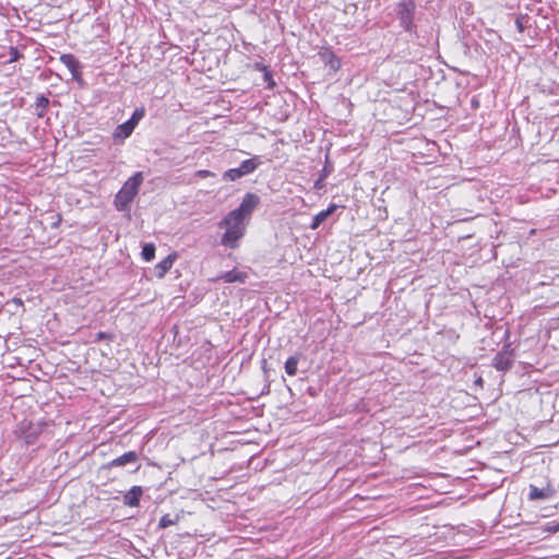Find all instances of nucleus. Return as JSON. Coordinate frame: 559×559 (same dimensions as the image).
<instances>
[{
  "instance_id": "f257e3e1",
  "label": "nucleus",
  "mask_w": 559,
  "mask_h": 559,
  "mask_svg": "<svg viewBox=\"0 0 559 559\" xmlns=\"http://www.w3.org/2000/svg\"><path fill=\"white\" fill-rule=\"evenodd\" d=\"M260 204V197L248 192L242 198L239 206L230 211L219 223V228H225L221 243L228 248H236L238 241L245 236L246 226L253 211Z\"/></svg>"
},
{
  "instance_id": "f03ea898",
  "label": "nucleus",
  "mask_w": 559,
  "mask_h": 559,
  "mask_svg": "<svg viewBox=\"0 0 559 559\" xmlns=\"http://www.w3.org/2000/svg\"><path fill=\"white\" fill-rule=\"evenodd\" d=\"M143 174L136 171L130 177L115 197V206L118 211H127L139 192L143 182Z\"/></svg>"
},
{
  "instance_id": "7ed1b4c3",
  "label": "nucleus",
  "mask_w": 559,
  "mask_h": 559,
  "mask_svg": "<svg viewBox=\"0 0 559 559\" xmlns=\"http://www.w3.org/2000/svg\"><path fill=\"white\" fill-rule=\"evenodd\" d=\"M262 164L260 156L243 160L239 167L230 168L223 174V179L226 181H235L247 175L252 174Z\"/></svg>"
},
{
  "instance_id": "20e7f679",
  "label": "nucleus",
  "mask_w": 559,
  "mask_h": 559,
  "mask_svg": "<svg viewBox=\"0 0 559 559\" xmlns=\"http://www.w3.org/2000/svg\"><path fill=\"white\" fill-rule=\"evenodd\" d=\"M416 4L414 0H399L397 16L401 26L408 33L415 32V24L413 23Z\"/></svg>"
},
{
  "instance_id": "39448f33",
  "label": "nucleus",
  "mask_w": 559,
  "mask_h": 559,
  "mask_svg": "<svg viewBox=\"0 0 559 559\" xmlns=\"http://www.w3.org/2000/svg\"><path fill=\"white\" fill-rule=\"evenodd\" d=\"M60 61L69 69L73 80L82 81L81 63L72 53L61 55Z\"/></svg>"
},
{
  "instance_id": "423d86ee",
  "label": "nucleus",
  "mask_w": 559,
  "mask_h": 559,
  "mask_svg": "<svg viewBox=\"0 0 559 559\" xmlns=\"http://www.w3.org/2000/svg\"><path fill=\"white\" fill-rule=\"evenodd\" d=\"M555 495H556V489L550 485H547L544 488H538L534 485H530L528 499L531 501L539 500V499H543V500L551 499Z\"/></svg>"
},
{
  "instance_id": "0eeeda50",
  "label": "nucleus",
  "mask_w": 559,
  "mask_h": 559,
  "mask_svg": "<svg viewBox=\"0 0 559 559\" xmlns=\"http://www.w3.org/2000/svg\"><path fill=\"white\" fill-rule=\"evenodd\" d=\"M139 459V455L135 451H129L122 454L121 456L114 459L110 461L107 465L104 467L111 468V467H118V466H124L127 464L135 463Z\"/></svg>"
},
{
  "instance_id": "6e6552de",
  "label": "nucleus",
  "mask_w": 559,
  "mask_h": 559,
  "mask_svg": "<svg viewBox=\"0 0 559 559\" xmlns=\"http://www.w3.org/2000/svg\"><path fill=\"white\" fill-rule=\"evenodd\" d=\"M321 61L329 66L331 70L337 71L341 68L340 59L334 55V52L330 49H323L319 52Z\"/></svg>"
},
{
  "instance_id": "1a4fd4ad",
  "label": "nucleus",
  "mask_w": 559,
  "mask_h": 559,
  "mask_svg": "<svg viewBox=\"0 0 559 559\" xmlns=\"http://www.w3.org/2000/svg\"><path fill=\"white\" fill-rule=\"evenodd\" d=\"M248 277L246 272L238 271L236 269L224 272L218 276V280H223L225 283H245Z\"/></svg>"
},
{
  "instance_id": "9d476101",
  "label": "nucleus",
  "mask_w": 559,
  "mask_h": 559,
  "mask_svg": "<svg viewBox=\"0 0 559 559\" xmlns=\"http://www.w3.org/2000/svg\"><path fill=\"white\" fill-rule=\"evenodd\" d=\"M143 495V490L140 486H133L124 496L123 503L129 507H138L140 498Z\"/></svg>"
},
{
  "instance_id": "9b49d317",
  "label": "nucleus",
  "mask_w": 559,
  "mask_h": 559,
  "mask_svg": "<svg viewBox=\"0 0 559 559\" xmlns=\"http://www.w3.org/2000/svg\"><path fill=\"white\" fill-rule=\"evenodd\" d=\"M512 364H513V360L510 358L509 355H507L504 353H498L492 360V366L499 371L510 370L512 367Z\"/></svg>"
},
{
  "instance_id": "f8f14e48",
  "label": "nucleus",
  "mask_w": 559,
  "mask_h": 559,
  "mask_svg": "<svg viewBox=\"0 0 559 559\" xmlns=\"http://www.w3.org/2000/svg\"><path fill=\"white\" fill-rule=\"evenodd\" d=\"M176 255L169 254L154 267L155 275L158 278H163L165 274L171 269L175 262Z\"/></svg>"
},
{
  "instance_id": "ddd939ff",
  "label": "nucleus",
  "mask_w": 559,
  "mask_h": 559,
  "mask_svg": "<svg viewBox=\"0 0 559 559\" xmlns=\"http://www.w3.org/2000/svg\"><path fill=\"white\" fill-rule=\"evenodd\" d=\"M336 210L335 204H331L326 210H323L316 214L312 218V223L310 225L311 229H317L319 226L330 216L334 213Z\"/></svg>"
},
{
  "instance_id": "4468645a",
  "label": "nucleus",
  "mask_w": 559,
  "mask_h": 559,
  "mask_svg": "<svg viewBox=\"0 0 559 559\" xmlns=\"http://www.w3.org/2000/svg\"><path fill=\"white\" fill-rule=\"evenodd\" d=\"M134 128L129 123L128 121L117 126V128L114 131V136L117 139H127L131 135Z\"/></svg>"
},
{
  "instance_id": "2eb2a0df",
  "label": "nucleus",
  "mask_w": 559,
  "mask_h": 559,
  "mask_svg": "<svg viewBox=\"0 0 559 559\" xmlns=\"http://www.w3.org/2000/svg\"><path fill=\"white\" fill-rule=\"evenodd\" d=\"M48 105H49V99L46 96H44V95L38 96L35 102V115L38 118H43L46 114Z\"/></svg>"
},
{
  "instance_id": "dca6fc26",
  "label": "nucleus",
  "mask_w": 559,
  "mask_h": 559,
  "mask_svg": "<svg viewBox=\"0 0 559 559\" xmlns=\"http://www.w3.org/2000/svg\"><path fill=\"white\" fill-rule=\"evenodd\" d=\"M299 362V357L297 355L290 356L287 358L285 362V372L288 376H295L297 373V366Z\"/></svg>"
},
{
  "instance_id": "f3484780",
  "label": "nucleus",
  "mask_w": 559,
  "mask_h": 559,
  "mask_svg": "<svg viewBox=\"0 0 559 559\" xmlns=\"http://www.w3.org/2000/svg\"><path fill=\"white\" fill-rule=\"evenodd\" d=\"M141 255L145 261H152L155 257V246L153 243H145L142 248Z\"/></svg>"
},
{
  "instance_id": "a211bd4d",
  "label": "nucleus",
  "mask_w": 559,
  "mask_h": 559,
  "mask_svg": "<svg viewBox=\"0 0 559 559\" xmlns=\"http://www.w3.org/2000/svg\"><path fill=\"white\" fill-rule=\"evenodd\" d=\"M178 521H179V516L178 515L173 518L170 514H165V515H163L160 518L158 526L160 528H166V527H169L171 525H175Z\"/></svg>"
},
{
  "instance_id": "6ab92c4d",
  "label": "nucleus",
  "mask_w": 559,
  "mask_h": 559,
  "mask_svg": "<svg viewBox=\"0 0 559 559\" xmlns=\"http://www.w3.org/2000/svg\"><path fill=\"white\" fill-rule=\"evenodd\" d=\"M145 115V109L144 107H140V108H136L131 118L129 120H127L129 123H131V126L133 128H135L138 126V123L140 122V120L144 117Z\"/></svg>"
},
{
  "instance_id": "aec40b11",
  "label": "nucleus",
  "mask_w": 559,
  "mask_h": 559,
  "mask_svg": "<svg viewBox=\"0 0 559 559\" xmlns=\"http://www.w3.org/2000/svg\"><path fill=\"white\" fill-rule=\"evenodd\" d=\"M20 52L16 48L12 47L10 49V62H14L20 58Z\"/></svg>"
},
{
  "instance_id": "412c9836",
  "label": "nucleus",
  "mask_w": 559,
  "mask_h": 559,
  "mask_svg": "<svg viewBox=\"0 0 559 559\" xmlns=\"http://www.w3.org/2000/svg\"><path fill=\"white\" fill-rule=\"evenodd\" d=\"M197 176L201 177V178H206V177H214L215 174L210 170L202 169V170L197 171Z\"/></svg>"
},
{
  "instance_id": "4be33fe9",
  "label": "nucleus",
  "mask_w": 559,
  "mask_h": 559,
  "mask_svg": "<svg viewBox=\"0 0 559 559\" xmlns=\"http://www.w3.org/2000/svg\"><path fill=\"white\" fill-rule=\"evenodd\" d=\"M546 532L548 533H558L559 532V522L557 524H554V525H549L545 528Z\"/></svg>"
},
{
  "instance_id": "5701e85b",
  "label": "nucleus",
  "mask_w": 559,
  "mask_h": 559,
  "mask_svg": "<svg viewBox=\"0 0 559 559\" xmlns=\"http://www.w3.org/2000/svg\"><path fill=\"white\" fill-rule=\"evenodd\" d=\"M515 24H516V27H518V29H519L520 32H523V31H524V26H523V24H522L521 19H516Z\"/></svg>"
},
{
  "instance_id": "b1692460",
  "label": "nucleus",
  "mask_w": 559,
  "mask_h": 559,
  "mask_svg": "<svg viewBox=\"0 0 559 559\" xmlns=\"http://www.w3.org/2000/svg\"><path fill=\"white\" fill-rule=\"evenodd\" d=\"M105 337H106V334H105L104 332H99V333L97 334V340H103V338H105Z\"/></svg>"
},
{
  "instance_id": "393cba45",
  "label": "nucleus",
  "mask_w": 559,
  "mask_h": 559,
  "mask_svg": "<svg viewBox=\"0 0 559 559\" xmlns=\"http://www.w3.org/2000/svg\"><path fill=\"white\" fill-rule=\"evenodd\" d=\"M323 171H324V174L322 175V177H325L330 173V170L326 166L324 167Z\"/></svg>"
},
{
  "instance_id": "a878e982",
  "label": "nucleus",
  "mask_w": 559,
  "mask_h": 559,
  "mask_svg": "<svg viewBox=\"0 0 559 559\" xmlns=\"http://www.w3.org/2000/svg\"><path fill=\"white\" fill-rule=\"evenodd\" d=\"M14 302L19 304V305H22V300L21 299H14Z\"/></svg>"
}]
</instances>
